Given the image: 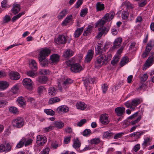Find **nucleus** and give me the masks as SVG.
Segmentation results:
<instances>
[{"label":"nucleus","mask_w":154,"mask_h":154,"mask_svg":"<svg viewBox=\"0 0 154 154\" xmlns=\"http://www.w3.org/2000/svg\"><path fill=\"white\" fill-rule=\"evenodd\" d=\"M112 58L111 54H108L106 57L104 54H101L96 58L95 66L97 68H100L102 65L106 64Z\"/></svg>","instance_id":"1"},{"label":"nucleus","mask_w":154,"mask_h":154,"mask_svg":"<svg viewBox=\"0 0 154 154\" xmlns=\"http://www.w3.org/2000/svg\"><path fill=\"white\" fill-rule=\"evenodd\" d=\"M115 15V13L113 11L106 14L101 20L98 21L96 23L95 25V27L104 26V24L107 21L112 20Z\"/></svg>","instance_id":"2"},{"label":"nucleus","mask_w":154,"mask_h":154,"mask_svg":"<svg viewBox=\"0 0 154 154\" xmlns=\"http://www.w3.org/2000/svg\"><path fill=\"white\" fill-rule=\"evenodd\" d=\"M140 103L139 99H135L131 101H128L124 103L125 105L128 108H129L132 110H134L135 107Z\"/></svg>","instance_id":"3"},{"label":"nucleus","mask_w":154,"mask_h":154,"mask_svg":"<svg viewBox=\"0 0 154 154\" xmlns=\"http://www.w3.org/2000/svg\"><path fill=\"white\" fill-rule=\"evenodd\" d=\"M24 124V120L21 117H18L14 119L12 121V124L14 127L17 128H20L23 127Z\"/></svg>","instance_id":"4"},{"label":"nucleus","mask_w":154,"mask_h":154,"mask_svg":"<svg viewBox=\"0 0 154 154\" xmlns=\"http://www.w3.org/2000/svg\"><path fill=\"white\" fill-rule=\"evenodd\" d=\"M23 84L27 89L31 90L33 88V82L31 79L29 78L24 79L22 81Z\"/></svg>","instance_id":"5"},{"label":"nucleus","mask_w":154,"mask_h":154,"mask_svg":"<svg viewBox=\"0 0 154 154\" xmlns=\"http://www.w3.org/2000/svg\"><path fill=\"white\" fill-rule=\"evenodd\" d=\"M51 50L48 48H45L41 49L38 57L45 58L48 56L50 54Z\"/></svg>","instance_id":"6"},{"label":"nucleus","mask_w":154,"mask_h":154,"mask_svg":"<svg viewBox=\"0 0 154 154\" xmlns=\"http://www.w3.org/2000/svg\"><path fill=\"white\" fill-rule=\"evenodd\" d=\"M95 82L96 79L94 78H89L86 79L84 80V84L86 89H90L92 84Z\"/></svg>","instance_id":"7"},{"label":"nucleus","mask_w":154,"mask_h":154,"mask_svg":"<svg viewBox=\"0 0 154 154\" xmlns=\"http://www.w3.org/2000/svg\"><path fill=\"white\" fill-rule=\"evenodd\" d=\"M109 28H106L104 26L99 27L98 30L99 32L96 36V38H100L103 34H106L109 31Z\"/></svg>","instance_id":"8"},{"label":"nucleus","mask_w":154,"mask_h":154,"mask_svg":"<svg viewBox=\"0 0 154 154\" xmlns=\"http://www.w3.org/2000/svg\"><path fill=\"white\" fill-rule=\"evenodd\" d=\"M46 137L42 135H38L37 137L36 143L39 146H43L47 142Z\"/></svg>","instance_id":"9"},{"label":"nucleus","mask_w":154,"mask_h":154,"mask_svg":"<svg viewBox=\"0 0 154 154\" xmlns=\"http://www.w3.org/2000/svg\"><path fill=\"white\" fill-rule=\"evenodd\" d=\"M83 69L82 66L77 63L73 64L70 68L71 71L75 73L79 72Z\"/></svg>","instance_id":"10"},{"label":"nucleus","mask_w":154,"mask_h":154,"mask_svg":"<svg viewBox=\"0 0 154 154\" xmlns=\"http://www.w3.org/2000/svg\"><path fill=\"white\" fill-rule=\"evenodd\" d=\"M59 59L60 56L58 54H54L50 56L49 62L51 64H55L59 61Z\"/></svg>","instance_id":"11"},{"label":"nucleus","mask_w":154,"mask_h":154,"mask_svg":"<svg viewBox=\"0 0 154 154\" xmlns=\"http://www.w3.org/2000/svg\"><path fill=\"white\" fill-rule=\"evenodd\" d=\"M122 42V38L119 37L116 38L113 42V46L112 48H110V50H111L115 49L120 47Z\"/></svg>","instance_id":"12"},{"label":"nucleus","mask_w":154,"mask_h":154,"mask_svg":"<svg viewBox=\"0 0 154 154\" xmlns=\"http://www.w3.org/2000/svg\"><path fill=\"white\" fill-rule=\"evenodd\" d=\"M94 53V51L92 49L88 50L85 58V62L88 63L91 61L93 56Z\"/></svg>","instance_id":"13"},{"label":"nucleus","mask_w":154,"mask_h":154,"mask_svg":"<svg viewBox=\"0 0 154 154\" xmlns=\"http://www.w3.org/2000/svg\"><path fill=\"white\" fill-rule=\"evenodd\" d=\"M108 116L106 114H102L100 115V122L104 125H106L109 122L108 118Z\"/></svg>","instance_id":"14"},{"label":"nucleus","mask_w":154,"mask_h":154,"mask_svg":"<svg viewBox=\"0 0 154 154\" xmlns=\"http://www.w3.org/2000/svg\"><path fill=\"white\" fill-rule=\"evenodd\" d=\"M115 111L118 116H122L125 113V108L123 107H118L115 109Z\"/></svg>","instance_id":"15"},{"label":"nucleus","mask_w":154,"mask_h":154,"mask_svg":"<svg viewBox=\"0 0 154 154\" xmlns=\"http://www.w3.org/2000/svg\"><path fill=\"white\" fill-rule=\"evenodd\" d=\"M9 76L10 78L13 80H18L20 77V75L17 72H11L9 74Z\"/></svg>","instance_id":"16"},{"label":"nucleus","mask_w":154,"mask_h":154,"mask_svg":"<svg viewBox=\"0 0 154 154\" xmlns=\"http://www.w3.org/2000/svg\"><path fill=\"white\" fill-rule=\"evenodd\" d=\"M74 54L73 51L71 49H68L63 53V56L65 58H68L72 57Z\"/></svg>","instance_id":"17"},{"label":"nucleus","mask_w":154,"mask_h":154,"mask_svg":"<svg viewBox=\"0 0 154 154\" xmlns=\"http://www.w3.org/2000/svg\"><path fill=\"white\" fill-rule=\"evenodd\" d=\"M9 85V83L7 81H0V91H3L6 89Z\"/></svg>","instance_id":"18"},{"label":"nucleus","mask_w":154,"mask_h":154,"mask_svg":"<svg viewBox=\"0 0 154 154\" xmlns=\"http://www.w3.org/2000/svg\"><path fill=\"white\" fill-rule=\"evenodd\" d=\"M13 7L11 9V11L15 15L18 13L20 10V5L17 3H14L13 5Z\"/></svg>","instance_id":"19"},{"label":"nucleus","mask_w":154,"mask_h":154,"mask_svg":"<svg viewBox=\"0 0 154 154\" xmlns=\"http://www.w3.org/2000/svg\"><path fill=\"white\" fill-rule=\"evenodd\" d=\"M69 110V108L66 106L63 105L58 107L57 109V112L59 113L66 112Z\"/></svg>","instance_id":"20"},{"label":"nucleus","mask_w":154,"mask_h":154,"mask_svg":"<svg viewBox=\"0 0 154 154\" xmlns=\"http://www.w3.org/2000/svg\"><path fill=\"white\" fill-rule=\"evenodd\" d=\"M66 37L63 35H61L59 36L57 43V44H64L66 43Z\"/></svg>","instance_id":"21"},{"label":"nucleus","mask_w":154,"mask_h":154,"mask_svg":"<svg viewBox=\"0 0 154 154\" xmlns=\"http://www.w3.org/2000/svg\"><path fill=\"white\" fill-rule=\"evenodd\" d=\"M76 106L78 109L81 110H84L87 107L86 105L84 102H79L76 104Z\"/></svg>","instance_id":"22"},{"label":"nucleus","mask_w":154,"mask_h":154,"mask_svg":"<svg viewBox=\"0 0 154 154\" xmlns=\"http://www.w3.org/2000/svg\"><path fill=\"white\" fill-rule=\"evenodd\" d=\"M72 82V81L70 79H67L62 82L63 88L66 89L68 87L69 85Z\"/></svg>","instance_id":"23"},{"label":"nucleus","mask_w":154,"mask_h":154,"mask_svg":"<svg viewBox=\"0 0 154 154\" xmlns=\"http://www.w3.org/2000/svg\"><path fill=\"white\" fill-rule=\"evenodd\" d=\"M39 60L41 65L42 67H46L48 66V61L45 58L38 57Z\"/></svg>","instance_id":"24"},{"label":"nucleus","mask_w":154,"mask_h":154,"mask_svg":"<svg viewBox=\"0 0 154 154\" xmlns=\"http://www.w3.org/2000/svg\"><path fill=\"white\" fill-rule=\"evenodd\" d=\"M57 89L54 87L49 88L48 91V94L51 96H55L57 93Z\"/></svg>","instance_id":"25"},{"label":"nucleus","mask_w":154,"mask_h":154,"mask_svg":"<svg viewBox=\"0 0 154 154\" xmlns=\"http://www.w3.org/2000/svg\"><path fill=\"white\" fill-rule=\"evenodd\" d=\"M102 44L101 43H98L97 48H96V54L97 55L102 54L103 50L102 48Z\"/></svg>","instance_id":"26"},{"label":"nucleus","mask_w":154,"mask_h":154,"mask_svg":"<svg viewBox=\"0 0 154 154\" xmlns=\"http://www.w3.org/2000/svg\"><path fill=\"white\" fill-rule=\"evenodd\" d=\"M72 15H70L67 16L62 23L61 25L63 26H66L67 24L71 21L72 20Z\"/></svg>","instance_id":"27"},{"label":"nucleus","mask_w":154,"mask_h":154,"mask_svg":"<svg viewBox=\"0 0 154 154\" xmlns=\"http://www.w3.org/2000/svg\"><path fill=\"white\" fill-rule=\"evenodd\" d=\"M154 63V59L153 58V57L150 56L148 57L145 63L146 66H147L149 67L152 65Z\"/></svg>","instance_id":"28"},{"label":"nucleus","mask_w":154,"mask_h":154,"mask_svg":"<svg viewBox=\"0 0 154 154\" xmlns=\"http://www.w3.org/2000/svg\"><path fill=\"white\" fill-rule=\"evenodd\" d=\"M47 80V78L45 76H40L37 79L39 83L42 84L46 83Z\"/></svg>","instance_id":"29"},{"label":"nucleus","mask_w":154,"mask_h":154,"mask_svg":"<svg viewBox=\"0 0 154 154\" xmlns=\"http://www.w3.org/2000/svg\"><path fill=\"white\" fill-rule=\"evenodd\" d=\"M17 101L20 106L23 107L25 106L26 105V102L23 97H19L17 99Z\"/></svg>","instance_id":"30"},{"label":"nucleus","mask_w":154,"mask_h":154,"mask_svg":"<svg viewBox=\"0 0 154 154\" xmlns=\"http://www.w3.org/2000/svg\"><path fill=\"white\" fill-rule=\"evenodd\" d=\"M81 146V143L78 138H74L73 140V147L75 149H78Z\"/></svg>","instance_id":"31"},{"label":"nucleus","mask_w":154,"mask_h":154,"mask_svg":"<svg viewBox=\"0 0 154 154\" xmlns=\"http://www.w3.org/2000/svg\"><path fill=\"white\" fill-rule=\"evenodd\" d=\"M83 27L77 29L74 34V36L75 38L79 37L83 31Z\"/></svg>","instance_id":"32"},{"label":"nucleus","mask_w":154,"mask_h":154,"mask_svg":"<svg viewBox=\"0 0 154 154\" xmlns=\"http://www.w3.org/2000/svg\"><path fill=\"white\" fill-rule=\"evenodd\" d=\"M67 14V11L66 9H64L60 13L59 15L57 16L59 20L62 19L66 16Z\"/></svg>","instance_id":"33"},{"label":"nucleus","mask_w":154,"mask_h":154,"mask_svg":"<svg viewBox=\"0 0 154 154\" xmlns=\"http://www.w3.org/2000/svg\"><path fill=\"white\" fill-rule=\"evenodd\" d=\"M96 7L97 11H101L103 10L104 8V4L100 2L97 3Z\"/></svg>","instance_id":"34"},{"label":"nucleus","mask_w":154,"mask_h":154,"mask_svg":"<svg viewBox=\"0 0 154 154\" xmlns=\"http://www.w3.org/2000/svg\"><path fill=\"white\" fill-rule=\"evenodd\" d=\"M120 57V56L119 55H116L115 56L113 59L111 61V64L113 66L115 65L119 61Z\"/></svg>","instance_id":"35"},{"label":"nucleus","mask_w":154,"mask_h":154,"mask_svg":"<svg viewBox=\"0 0 154 154\" xmlns=\"http://www.w3.org/2000/svg\"><path fill=\"white\" fill-rule=\"evenodd\" d=\"M54 124L55 127L58 129H61L64 126V123L61 121L55 122H54Z\"/></svg>","instance_id":"36"},{"label":"nucleus","mask_w":154,"mask_h":154,"mask_svg":"<svg viewBox=\"0 0 154 154\" xmlns=\"http://www.w3.org/2000/svg\"><path fill=\"white\" fill-rule=\"evenodd\" d=\"M60 101V99L57 97H55L50 98L49 101V103L50 104H53L54 103L59 102Z\"/></svg>","instance_id":"37"},{"label":"nucleus","mask_w":154,"mask_h":154,"mask_svg":"<svg viewBox=\"0 0 154 154\" xmlns=\"http://www.w3.org/2000/svg\"><path fill=\"white\" fill-rule=\"evenodd\" d=\"M30 66L32 69H37V64L35 60H32L30 62Z\"/></svg>","instance_id":"38"},{"label":"nucleus","mask_w":154,"mask_h":154,"mask_svg":"<svg viewBox=\"0 0 154 154\" xmlns=\"http://www.w3.org/2000/svg\"><path fill=\"white\" fill-rule=\"evenodd\" d=\"M129 59L127 57H124L123 58L120 62V65L121 66H123L126 63H127L129 61Z\"/></svg>","instance_id":"39"},{"label":"nucleus","mask_w":154,"mask_h":154,"mask_svg":"<svg viewBox=\"0 0 154 154\" xmlns=\"http://www.w3.org/2000/svg\"><path fill=\"white\" fill-rule=\"evenodd\" d=\"M26 74L27 75L32 78H35L37 75V73L34 72L31 70L27 71L26 72Z\"/></svg>","instance_id":"40"},{"label":"nucleus","mask_w":154,"mask_h":154,"mask_svg":"<svg viewBox=\"0 0 154 154\" xmlns=\"http://www.w3.org/2000/svg\"><path fill=\"white\" fill-rule=\"evenodd\" d=\"M19 89V87L18 85H16L11 88V91L13 94H15L18 92Z\"/></svg>","instance_id":"41"},{"label":"nucleus","mask_w":154,"mask_h":154,"mask_svg":"<svg viewBox=\"0 0 154 154\" xmlns=\"http://www.w3.org/2000/svg\"><path fill=\"white\" fill-rule=\"evenodd\" d=\"M100 140L99 138H96L91 140L90 143L92 144H97L100 142Z\"/></svg>","instance_id":"42"},{"label":"nucleus","mask_w":154,"mask_h":154,"mask_svg":"<svg viewBox=\"0 0 154 154\" xmlns=\"http://www.w3.org/2000/svg\"><path fill=\"white\" fill-rule=\"evenodd\" d=\"M50 71L49 70L45 69H41L39 70L38 72L39 74L42 75H47L49 74Z\"/></svg>","instance_id":"43"},{"label":"nucleus","mask_w":154,"mask_h":154,"mask_svg":"<svg viewBox=\"0 0 154 154\" xmlns=\"http://www.w3.org/2000/svg\"><path fill=\"white\" fill-rule=\"evenodd\" d=\"M75 62V60L74 59L72 58L71 59L67 60L66 62V63L67 66H71L74 64V63Z\"/></svg>","instance_id":"44"},{"label":"nucleus","mask_w":154,"mask_h":154,"mask_svg":"<svg viewBox=\"0 0 154 154\" xmlns=\"http://www.w3.org/2000/svg\"><path fill=\"white\" fill-rule=\"evenodd\" d=\"M26 141L25 138H23L19 142L16 147L18 148H20L23 146L24 143Z\"/></svg>","instance_id":"45"},{"label":"nucleus","mask_w":154,"mask_h":154,"mask_svg":"<svg viewBox=\"0 0 154 154\" xmlns=\"http://www.w3.org/2000/svg\"><path fill=\"white\" fill-rule=\"evenodd\" d=\"M25 14L24 12H22L21 13H19L17 15L14 16L11 19V21L14 22L16 20L19 18L22 15L24 14Z\"/></svg>","instance_id":"46"},{"label":"nucleus","mask_w":154,"mask_h":154,"mask_svg":"<svg viewBox=\"0 0 154 154\" xmlns=\"http://www.w3.org/2000/svg\"><path fill=\"white\" fill-rule=\"evenodd\" d=\"M44 112L48 115L53 116L55 114L54 111L50 109H45L44 110Z\"/></svg>","instance_id":"47"},{"label":"nucleus","mask_w":154,"mask_h":154,"mask_svg":"<svg viewBox=\"0 0 154 154\" xmlns=\"http://www.w3.org/2000/svg\"><path fill=\"white\" fill-rule=\"evenodd\" d=\"M154 45V42L152 40H150L147 44L146 48H149L150 49V51L152 49V48Z\"/></svg>","instance_id":"48"},{"label":"nucleus","mask_w":154,"mask_h":154,"mask_svg":"<svg viewBox=\"0 0 154 154\" xmlns=\"http://www.w3.org/2000/svg\"><path fill=\"white\" fill-rule=\"evenodd\" d=\"M91 131L88 129H85L83 132V135L84 136H87L90 135L91 134Z\"/></svg>","instance_id":"49"},{"label":"nucleus","mask_w":154,"mask_h":154,"mask_svg":"<svg viewBox=\"0 0 154 154\" xmlns=\"http://www.w3.org/2000/svg\"><path fill=\"white\" fill-rule=\"evenodd\" d=\"M150 51V49L146 48L145 51L143 52L142 55V57L143 58H145L148 56V55Z\"/></svg>","instance_id":"50"},{"label":"nucleus","mask_w":154,"mask_h":154,"mask_svg":"<svg viewBox=\"0 0 154 154\" xmlns=\"http://www.w3.org/2000/svg\"><path fill=\"white\" fill-rule=\"evenodd\" d=\"M88 9L87 8H84L82 10L80 16L82 17H85L88 13Z\"/></svg>","instance_id":"51"},{"label":"nucleus","mask_w":154,"mask_h":154,"mask_svg":"<svg viewBox=\"0 0 154 154\" xmlns=\"http://www.w3.org/2000/svg\"><path fill=\"white\" fill-rule=\"evenodd\" d=\"M144 132L143 131H140L139 132H135V137L136 139H138L142 135Z\"/></svg>","instance_id":"52"},{"label":"nucleus","mask_w":154,"mask_h":154,"mask_svg":"<svg viewBox=\"0 0 154 154\" xmlns=\"http://www.w3.org/2000/svg\"><path fill=\"white\" fill-rule=\"evenodd\" d=\"M150 139L149 137H147L144 139V141L142 143L143 146L146 147L147 146L149 142Z\"/></svg>","instance_id":"53"},{"label":"nucleus","mask_w":154,"mask_h":154,"mask_svg":"<svg viewBox=\"0 0 154 154\" xmlns=\"http://www.w3.org/2000/svg\"><path fill=\"white\" fill-rule=\"evenodd\" d=\"M28 102L31 103L32 105L35 106L36 105L35 99L32 97H29L27 98Z\"/></svg>","instance_id":"54"},{"label":"nucleus","mask_w":154,"mask_h":154,"mask_svg":"<svg viewBox=\"0 0 154 154\" xmlns=\"http://www.w3.org/2000/svg\"><path fill=\"white\" fill-rule=\"evenodd\" d=\"M60 146V144H59L58 143L57 141L53 142L51 144V146L54 149H57L59 146Z\"/></svg>","instance_id":"55"},{"label":"nucleus","mask_w":154,"mask_h":154,"mask_svg":"<svg viewBox=\"0 0 154 154\" xmlns=\"http://www.w3.org/2000/svg\"><path fill=\"white\" fill-rule=\"evenodd\" d=\"M128 12L126 11H123L122 13V19L126 20L128 19Z\"/></svg>","instance_id":"56"},{"label":"nucleus","mask_w":154,"mask_h":154,"mask_svg":"<svg viewBox=\"0 0 154 154\" xmlns=\"http://www.w3.org/2000/svg\"><path fill=\"white\" fill-rule=\"evenodd\" d=\"M9 110L10 112L15 114L17 113L18 112L17 109L16 107L13 106H12L10 108Z\"/></svg>","instance_id":"57"},{"label":"nucleus","mask_w":154,"mask_h":154,"mask_svg":"<svg viewBox=\"0 0 154 154\" xmlns=\"http://www.w3.org/2000/svg\"><path fill=\"white\" fill-rule=\"evenodd\" d=\"M124 134V133L123 132L116 134L114 136V139H117L120 138Z\"/></svg>","instance_id":"58"},{"label":"nucleus","mask_w":154,"mask_h":154,"mask_svg":"<svg viewBox=\"0 0 154 154\" xmlns=\"http://www.w3.org/2000/svg\"><path fill=\"white\" fill-rule=\"evenodd\" d=\"M86 122V119H81L80 121L78 122L77 126L79 127H81Z\"/></svg>","instance_id":"59"},{"label":"nucleus","mask_w":154,"mask_h":154,"mask_svg":"<svg viewBox=\"0 0 154 154\" xmlns=\"http://www.w3.org/2000/svg\"><path fill=\"white\" fill-rule=\"evenodd\" d=\"M8 102L6 100H0V107H4L7 104Z\"/></svg>","instance_id":"60"},{"label":"nucleus","mask_w":154,"mask_h":154,"mask_svg":"<svg viewBox=\"0 0 154 154\" xmlns=\"http://www.w3.org/2000/svg\"><path fill=\"white\" fill-rule=\"evenodd\" d=\"M141 117L140 116H138L137 118L135 120L131 121V124L133 125L135 124L137 122H138L141 119Z\"/></svg>","instance_id":"61"},{"label":"nucleus","mask_w":154,"mask_h":154,"mask_svg":"<svg viewBox=\"0 0 154 154\" xmlns=\"http://www.w3.org/2000/svg\"><path fill=\"white\" fill-rule=\"evenodd\" d=\"M103 92V93H105L107 90L108 85L106 84H103L102 86Z\"/></svg>","instance_id":"62"},{"label":"nucleus","mask_w":154,"mask_h":154,"mask_svg":"<svg viewBox=\"0 0 154 154\" xmlns=\"http://www.w3.org/2000/svg\"><path fill=\"white\" fill-rule=\"evenodd\" d=\"M11 20L10 17L8 15H6L3 18V22L4 23H6L9 21Z\"/></svg>","instance_id":"63"},{"label":"nucleus","mask_w":154,"mask_h":154,"mask_svg":"<svg viewBox=\"0 0 154 154\" xmlns=\"http://www.w3.org/2000/svg\"><path fill=\"white\" fill-rule=\"evenodd\" d=\"M49 151V149L48 147L46 148L41 152L40 154H48Z\"/></svg>","instance_id":"64"}]
</instances>
